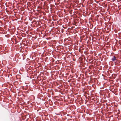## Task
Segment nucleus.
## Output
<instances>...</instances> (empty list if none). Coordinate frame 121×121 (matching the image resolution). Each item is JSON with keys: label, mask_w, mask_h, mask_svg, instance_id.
Returning a JSON list of instances; mask_svg holds the SVG:
<instances>
[{"label": "nucleus", "mask_w": 121, "mask_h": 121, "mask_svg": "<svg viewBox=\"0 0 121 121\" xmlns=\"http://www.w3.org/2000/svg\"><path fill=\"white\" fill-rule=\"evenodd\" d=\"M113 61H114L117 60L116 57L115 56H114L111 59Z\"/></svg>", "instance_id": "obj_1"}]
</instances>
